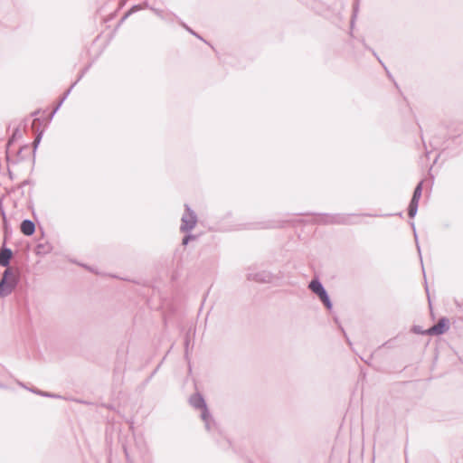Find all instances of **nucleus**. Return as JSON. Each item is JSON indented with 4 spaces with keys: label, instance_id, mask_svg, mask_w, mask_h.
<instances>
[{
    "label": "nucleus",
    "instance_id": "nucleus-28",
    "mask_svg": "<svg viewBox=\"0 0 463 463\" xmlns=\"http://www.w3.org/2000/svg\"><path fill=\"white\" fill-rule=\"evenodd\" d=\"M195 37H197L198 39L203 41V37H201L199 34L196 33V35H194Z\"/></svg>",
    "mask_w": 463,
    "mask_h": 463
},
{
    "label": "nucleus",
    "instance_id": "nucleus-6",
    "mask_svg": "<svg viewBox=\"0 0 463 463\" xmlns=\"http://www.w3.org/2000/svg\"><path fill=\"white\" fill-rule=\"evenodd\" d=\"M449 328V320L447 317H441L437 324L426 330L430 335H439L447 332Z\"/></svg>",
    "mask_w": 463,
    "mask_h": 463
},
{
    "label": "nucleus",
    "instance_id": "nucleus-22",
    "mask_svg": "<svg viewBox=\"0 0 463 463\" xmlns=\"http://www.w3.org/2000/svg\"><path fill=\"white\" fill-rule=\"evenodd\" d=\"M194 238H195V237H194V235H192V234H187V235H185V236L184 237V239H183V241H182L183 245H187V244H188V242H189V241H190V240H193V239H194Z\"/></svg>",
    "mask_w": 463,
    "mask_h": 463
},
{
    "label": "nucleus",
    "instance_id": "nucleus-5",
    "mask_svg": "<svg viewBox=\"0 0 463 463\" xmlns=\"http://www.w3.org/2000/svg\"><path fill=\"white\" fill-rule=\"evenodd\" d=\"M351 214H328L323 213L319 215L318 222L322 224H349L351 223Z\"/></svg>",
    "mask_w": 463,
    "mask_h": 463
},
{
    "label": "nucleus",
    "instance_id": "nucleus-4",
    "mask_svg": "<svg viewBox=\"0 0 463 463\" xmlns=\"http://www.w3.org/2000/svg\"><path fill=\"white\" fill-rule=\"evenodd\" d=\"M185 207V213L183 214L182 216V219H181V226H180V230L181 232H188L190 231H192L194 226L196 225V222H197V216H196V213H194V211H193L189 204H185L184 205Z\"/></svg>",
    "mask_w": 463,
    "mask_h": 463
},
{
    "label": "nucleus",
    "instance_id": "nucleus-16",
    "mask_svg": "<svg viewBox=\"0 0 463 463\" xmlns=\"http://www.w3.org/2000/svg\"><path fill=\"white\" fill-rule=\"evenodd\" d=\"M358 11H359V0H355V3L354 5L353 16H352V20H351L352 27L354 26V19L357 16Z\"/></svg>",
    "mask_w": 463,
    "mask_h": 463
},
{
    "label": "nucleus",
    "instance_id": "nucleus-14",
    "mask_svg": "<svg viewBox=\"0 0 463 463\" xmlns=\"http://www.w3.org/2000/svg\"><path fill=\"white\" fill-rule=\"evenodd\" d=\"M419 203L418 202H410L409 207H408V215L410 218L415 217L418 212Z\"/></svg>",
    "mask_w": 463,
    "mask_h": 463
},
{
    "label": "nucleus",
    "instance_id": "nucleus-11",
    "mask_svg": "<svg viewBox=\"0 0 463 463\" xmlns=\"http://www.w3.org/2000/svg\"><path fill=\"white\" fill-rule=\"evenodd\" d=\"M27 148H28L27 145H24V146L19 147V149L17 151H15L14 155L11 154V158H10V160H7V162L12 165H16L19 162H21L22 160H24V157L23 156V151Z\"/></svg>",
    "mask_w": 463,
    "mask_h": 463
},
{
    "label": "nucleus",
    "instance_id": "nucleus-24",
    "mask_svg": "<svg viewBox=\"0 0 463 463\" xmlns=\"http://www.w3.org/2000/svg\"><path fill=\"white\" fill-rule=\"evenodd\" d=\"M189 342H190L189 335H186V337H185V341H184V345H185V353H186V354L188 353V345H189Z\"/></svg>",
    "mask_w": 463,
    "mask_h": 463
},
{
    "label": "nucleus",
    "instance_id": "nucleus-26",
    "mask_svg": "<svg viewBox=\"0 0 463 463\" xmlns=\"http://www.w3.org/2000/svg\"><path fill=\"white\" fill-rule=\"evenodd\" d=\"M62 103H63V102H61V101L60 100V102L57 104L56 108L53 109V111H52V115H54V114L58 111V109H60V107L61 106V104H62Z\"/></svg>",
    "mask_w": 463,
    "mask_h": 463
},
{
    "label": "nucleus",
    "instance_id": "nucleus-17",
    "mask_svg": "<svg viewBox=\"0 0 463 463\" xmlns=\"http://www.w3.org/2000/svg\"><path fill=\"white\" fill-rule=\"evenodd\" d=\"M411 226L413 229V233H414V238H415V241H416V245H417L418 252L420 255V245H419V242H418V235H417L415 224H414L413 222H411Z\"/></svg>",
    "mask_w": 463,
    "mask_h": 463
},
{
    "label": "nucleus",
    "instance_id": "nucleus-23",
    "mask_svg": "<svg viewBox=\"0 0 463 463\" xmlns=\"http://www.w3.org/2000/svg\"><path fill=\"white\" fill-rule=\"evenodd\" d=\"M413 332L416 333V334H422V335H427L426 334V331H422L420 329V326H414L413 328H412Z\"/></svg>",
    "mask_w": 463,
    "mask_h": 463
},
{
    "label": "nucleus",
    "instance_id": "nucleus-25",
    "mask_svg": "<svg viewBox=\"0 0 463 463\" xmlns=\"http://www.w3.org/2000/svg\"><path fill=\"white\" fill-rule=\"evenodd\" d=\"M184 27L193 35H196V33L193 31L190 27H188L186 24H184Z\"/></svg>",
    "mask_w": 463,
    "mask_h": 463
},
{
    "label": "nucleus",
    "instance_id": "nucleus-1",
    "mask_svg": "<svg viewBox=\"0 0 463 463\" xmlns=\"http://www.w3.org/2000/svg\"><path fill=\"white\" fill-rule=\"evenodd\" d=\"M189 402L194 408L202 410V420L204 422L206 430H211L212 425L214 426L215 422L208 411L206 402L203 395L198 392L193 394L189 399Z\"/></svg>",
    "mask_w": 463,
    "mask_h": 463
},
{
    "label": "nucleus",
    "instance_id": "nucleus-20",
    "mask_svg": "<svg viewBox=\"0 0 463 463\" xmlns=\"http://www.w3.org/2000/svg\"><path fill=\"white\" fill-rule=\"evenodd\" d=\"M140 9H141L140 5L132 6L131 9L123 16L122 20H125L130 14H132L136 10H140Z\"/></svg>",
    "mask_w": 463,
    "mask_h": 463
},
{
    "label": "nucleus",
    "instance_id": "nucleus-12",
    "mask_svg": "<svg viewBox=\"0 0 463 463\" xmlns=\"http://www.w3.org/2000/svg\"><path fill=\"white\" fill-rule=\"evenodd\" d=\"M52 247L49 242L45 243H38L35 248V252L37 255H45L51 252Z\"/></svg>",
    "mask_w": 463,
    "mask_h": 463
},
{
    "label": "nucleus",
    "instance_id": "nucleus-9",
    "mask_svg": "<svg viewBox=\"0 0 463 463\" xmlns=\"http://www.w3.org/2000/svg\"><path fill=\"white\" fill-rule=\"evenodd\" d=\"M22 138V132L19 128H15L11 136V137L8 139L7 145H6V160H10L11 158V146L13 144L17 141L18 139Z\"/></svg>",
    "mask_w": 463,
    "mask_h": 463
},
{
    "label": "nucleus",
    "instance_id": "nucleus-18",
    "mask_svg": "<svg viewBox=\"0 0 463 463\" xmlns=\"http://www.w3.org/2000/svg\"><path fill=\"white\" fill-rule=\"evenodd\" d=\"M42 137H43V133H42V132H41V133H39V134L36 136V137H35V139H34V141H33V152H35V150H36V148H37L38 145L40 144L41 139H42Z\"/></svg>",
    "mask_w": 463,
    "mask_h": 463
},
{
    "label": "nucleus",
    "instance_id": "nucleus-15",
    "mask_svg": "<svg viewBox=\"0 0 463 463\" xmlns=\"http://www.w3.org/2000/svg\"><path fill=\"white\" fill-rule=\"evenodd\" d=\"M83 73L84 71L80 75V77L77 79V80L72 83V85L67 90L66 92H64L63 96L61 97V102H64V100L67 99V97L69 96V94L71 93V90L74 88V86L77 84V82L81 79V77L83 76Z\"/></svg>",
    "mask_w": 463,
    "mask_h": 463
},
{
    "label": "nucleus",
    "instance_id": "nucleus-30",
    "mask_svg": "<svg viewBox=\"0 0 463 463\" xmlns=\"http://www.w3.org/2000/svg\"><path fill=\"white\" fill-rule=\"evenodd\" d=\"M8 174H9L10 177L13 178L12 172L10 170H8Z\"/></svg>",
    "mask_w": 463,
    "mask_h": 463
},
{
    "label": "nucleus",
    "instance_id": "nucleus-27",
    "mask_svg": "<svg viewBox=\"0 0 463 463\" xmlns=\"http://www.w3.org/2000/svg\"><path fill=\"white\" fill-rule=\"evenodd\" d=\"M124 451H125V455H126L127 460L128 461L129 460V455H128V449L125 448Z\"/></svg>",
    "mask_w": 463,
    "mask_h": 463
},
{
    "label": "nucleus",
    "instance_id": "nucleus-19",
    "mask_svg": "<svg viewBox=\"0 0 463 463\" xmlns=\"http://www.w3.org/2000/svg\"><path fill=\"white\" fill-rule=\"evenodd\" d=\"M31 392H34V393H37V394H40L42 396H44V397H58L57 395H54V394H51V393H48V392H42V391H34V390H30Z\"/></svg>",
    "mask_w": 463,
    "mask_h": 463
},
{
    "label": "nucleus",
    "instance_id": "nucleus-7",
    "mask_svg": "<svg viewBox=\"0 0 463 463\" xmlns=\"http://www.w3.org/2000/svg\"><path fill=\"white\" fill-rule=\"evenodd\" d=\"M272 274L265 270L248 274L249 280H253L260 283H269L272 280Z\"/></svg>",
    "mask_w": 463,
    "mask_h": 463
},
{
    "label": "nucleus",
    "instance_id": "nucleus-8",
    "mask_svg": "<svg viewBox=\"0 0 463 463\" xmlns=\"http://www.w3.org/2000/svg\"><path fill=\"white\" fill-rule=\"evenodd\" d=\"M12 257L13 251L11 249L6 247L2 248L0 250V266L8 268Z\"/></svg>",
    "mask_w": 463,
    "mask_h": 463
},
{
    "label": "nucleus",
    "instance_id": "nucleus-2",
    "mask_svg": "<svg viewBox=\"0 0 463 463\" xmlns=\"http://www.w3.org/2000/svg\"><path fill=\"white\" fill-rule=\"evenodd\" d=\"M17 284L18 279L16 276L13 273L10 268H7L4 271L0 280V289L3 291L4 295L7 297L16 288Z\"/></svg>",
    "mask_w": 463,
    "mask_h": 463
},
{
    "label": "nucleus",
    "instance_id": "nucleus-10",
    "mask_svg": "<svg viewBox=\"0 0 463 463\" xmlns=\"http://www.w3.org/2000/svg\"><path fill=\"white\" fill-rule=\"evenodd\" d=\"M21 232L26 235L31 236L35 232V224L33 221L25 219L21 223Z\"/></svg>",
    "mask_w": 463,
    "mask_h": 463
},
{
    "label": "nucleus",
    "instance_id": "nucleus-21",
    "mask_svg": "<svg viewBox=\"0 0 463 463\" xmlns=\"http://www.w3.org/2000/svg\"><path fill=\"white\" fill-rule=\"evenodd\" d=\"M0 212H1L2 218H3V222H4L5 226H7V218H6V214L3 208L2 203H0Z\"/></svg>",
    "mask_w": 463,
    "mask_h": 463
},
{
    "label": "nucleus",
    "instance_id": "nucleus-3",
    "mask_svg": "<svg viewBox=\"0 0 463 463\" xmlns=\"http://www.w3.org/2000/svg\"><path fill=\"white\" fill-rule=\"evenodd\" d=\"M308 288L319 297L321 301L324 303L326 307L328 310H331L333 307V304L331 302V299L329 298V295L327 291L326 290L325 287L323 286L322 282L318 279H312L309 283Z\"/></svg>",
    "mask_w": 463,
    "mask_h": 463
},
{
    "label": "nucleus",
    "instance_id": "nucleus-13",
    "mask_svg": "<svg viewBox=\"0 0 463 463\" xmlns=\"http://www.w3.org/2000/svg\"><path fill=\"white\" fill-rule=\"evenodd\" d=\"M422 184L423 182L420 181L415 187L414 189V192H413V194H412V198L411 201L412 202H418L420 201V197H421V194H422Z\"/></svg>",
    "mask_w": 463,
    "mask_h": 463
},
{
    "label": "nucleus",
    "instance_id": "nucleus-29",
    "mask_svg": "<svg viewBox=\"0 0 463 463\" xmlns=\"http://www.w3.org/2000/svg\"><path fill=\"white\" fill-rule=\"evenodd\" d=\"M0 297H6L5 295H4V293L1 289H0Z\"/></svg>",
    "mask_w": 463,
    "mask_h": 463
}]
</instances>
